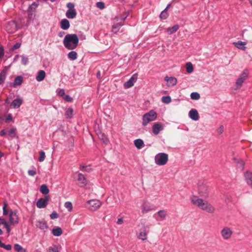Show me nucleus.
<instances>
[{
  "instance_id": "obj_48",
  "label": "nucleus",
  "mask_w": 252,
  "mask_h": 252,
  "mask_svg": "<svg viewBox=\"0 0 252 252\" xmlns=\"http://www.w3.org/2000/svg\"><path fill=\"white\" fill-rule=\"evenodd\" d=\"M21 44L20 43H16L10 48V50L13 51L19 48Z\"/></svg>"
},
{
  "instance_id": "obj_61",
  "label": "nucleus",
  "mask_w": 252,
  "mask_h": 252,
  "mask_svg": "<svg viewBox=\"0 0 252 252\" xmlns=\"http://www.w3.org/2000/svg\"><path fill=\"white\" fill-rule=\"evenodd\" d=\"M3 248L6 250L7 251H10V250H11L12 247H11V245H10V244H7V245L4 244Z\"/></svg>"
},
{
  "instance_id": "obj_19",
  "label": "nucleus",
  "mask_w": 252,
  "mask_h": 252,
  "mask_svg": "<svg viewBox=\"0 0 252 252\" xmlns=\"http://www.w3.org/2000/svg\"><path fill=\"white\" fill-rule=\"evenodd\" d=\"M36 226L40 229L44 231L48 228L46 222L44 220H37L36 223Z\"/></svg>"
},
{
  "instance_id": "obj_38",
  "label": "nucleus",
  "mask_w": 252,
  "mask_h": 252,
  "mask_svg": "<svg viewBox=\"0 0 252 252\" xmlns=\"http://www.w3.org/2000/svg\"><path fill=\"white\" fill-rule=\"evenodd\" d=\"M190 97L193 100H198L200 98V95L197 92H192L190 94Z\"/></svg>"
},
{
  "instance_id": "obj_21",
  "label": "nucleus",
  "mask_w": 252,
  "mask_h": 252,
  "mask_svg": "<svg viewBox=\"0 0 252 252\" xmlns=\"http://www.w3.org/2000/svg\"><path fill=\"white\" fill-rule=\"evenodd\" d=\"M46 76V73L44 70H40L38 71L36 76V80L38 82H41L43 81Z\"/></svg>"
},
{
  "instance_id": "obj_60",
  "label": "nucleus",
  "mask_w": 252,
  "mask_h": 252,
  "mask_svg": "<svg viewBox=\"0 0 252 252\" xmlns=\"http://www.w3.org/2000/svg\"><path fill=\"white\" fill-rule=\"evenodd\" d=\"M238 166H239V167L241 168V169H243L244 166V163L243 161L239 160L238 163Z\"/></svg>"
},
{
  "instance_id": "obj_15",
  "label": "nucleus",
  "mask_w": 252,
  "mask_h": 252,
  "mask_svg": "<svg viewBox=\"0 0 252 252\" xmlns=\"http://www.w3.org/2000/svg\"><path fill=\"white\" fill-rule=\"evenodd\" d=\"M189 116L191 120L196 121L199 118V114L198 111L196 109H191L189 113Z\"/></svg>"
},
{
  "instance_id": "obj_8",
  "label": "nucleus",
  "mask_w": 252,
  "mask_h": 252,
  "mask_svg": "<svg viewBox=\"0 0 252 252\" xmlns=\"http://www.w3.org/2000/svg\"><path fill=\"white\" fill-rule=\"evenodd\" d=\"M156 207L148 202H144L141 206V212L143 214H146L149 212L155 210Z\"/></svg>"
},
{
  "instance_id": "obj_35",
  "label": "nucleus",
  "mask_w": 252,
  "mask_h": 252,
  "mask_svg": "<svg viewBox=\"0 0 252 252\" xmlns=\"http://www.w3.org/2000/svg\"><path fill=\"white\" fill-rule=\"evenodd\" d=\"M157 214L162 219H164L167 216V211L165 210H161L157 212Z\"/></svg>"
},
{
  "instance_id": "obj_2",
  "label": "nucleus",
  "mask_w": 252,
  "mask_h": 252,
  "mask_svg": "<svg viewBox=\"0 0 252 252\" xmlns=\"http://www.w3.org/2000/svg\"><path fill=\"white\" fill-rule=\"evenodd\" d=\"M79 38L76 34H67L63 40V44L68 50L75 49L78 46Z\"/></svg>"
},
{
  "instance_id": "obj_13",
  "label": "nucleus",
  "mask_w": 252,
  "mask_h": 252,
  "mask_svg": "<svg viewBox=\"0 0 252 252\" xmlns=\"http://www.w3.org/2000/svg\"><path fill=\"white\" fill-rule=\"evenodd\" d=\"M49 197V195H45L44 198L39 199L36 202L37 207L40 209L45 208L47 205Z\"/></svg>"
},
{
  "instance_id": "obj_64",
  "label": "nucleus",
  "mask_w": 252,
  "mask_h": 252,
  "mask_svg": "<svg viewBox=\"0 0 252 252\" xmlns=\"http://www.w3.org/2000/svg\"><path fill=\"white\" fill-rule=\"evenodd\" d=\"M4 227L5 228H6V231H7V233L8 234H9V232H10V227H9V225H8V223H7L5 225H4Z\"/></svg>"
},
{
  "instance_id": "obj_53",
  "label": "nucleus",
  "mask_w": 252,
  "mask_h": 252,
  "mask_svg": "<svg viewBox=\"0 0 252 252\" xmlns=\"http://www.w3.org/2000/svg\"><path fill=\"white\" fill-rule=\"evenodd\" d=\"M67 7L68 9H74V4L72 2H68L66 4Z\"/></svg>"
},
{
  "instance_id": "obj_45",
  "label": "nucleus",
  "mask_w": 252,
  "mask_h": 252,
  "mask_svg": "<svg viewBox=\"0 0 252 252\" xmlns=\"http://www.w3.org/2000/svg\"><path fill=\"white\" fill-rule=\"evenodd\" d=\"M73 110L71 108H69L66 111V115L67 118H71Z\"/></svg>"
},
{
  "instance_id": "obj_54",
  "label": "nucleus",
  "mask_w": 252,
  "mask_h": 252,
  "mask_svg": "<svg viewBox=\"0 0 252 252\" xmlns=\"http://www.w3.org/2000/svg\"><path fill=\"white\" fill-rule=\"evenodd\" d=\"M63 98L67 102L72 101V98L69 95H65L63 97Z\"/></svg>"
},
{
  "instance_id": "obj_36",
  "label": "nucleus",
  "mask_w": 252,
  "mask_h": 252,
  "mask_svg": "<svg viewBox=\"0 0 252 252\" xmlns=\"http://www.w3.org/2000/svg\"><path fill=\"white\" fill-rule=\"evenodd\" d=\"M186 70L187 72L190 73L193 71V67L191 63H186Z\"/></svg>"
},
{
  "instance_id": "obj_3",
  "label": "nucleus",
  "mask_w": 252,
  "mask_h": 252,
  "mask_svg": "<svg viewBox=\"0 0 252 252\" xmlns=\"http://www.w3.org/2000/svg\"><path fill=\"white\" fill-rule=\"evenodd\" d=\"M157 118V113L154 110H151L142 116V125L145 126L150 122L155 121Z\"/></svg>"
},
{
  "instance_id": "obj_58",
  "label": "nucleus",
  "mask_w": 252,
  "mask_h": 252,
  "mask_svg": "<svg viewBox=\"0 0 252 252\" xmlns=\"http://www.w3.org/2000/svg\"><path fill=\"white\" fill-rule=\"evenodd\" d=\"M12 119V117L11 114H9L7 115L6 119H5V122L8 123L9 121H11Z\"/></svg>"
},
{
  "instance_id": "obj_23",
  "label": "nucleus",
  "mask_w": 252,
  "mask_h": 252,
  "mask_svg": "<svg viewBox=\"0 0 252 252\" xmlns=\"http://www.w3.org/2000/svg\"><path fill=\"white\" fill-rule=\"evenodd\" d=\"M77 13L75 9H68L65 13L66 16L69 19H73L76 16Z\"/></svg>"
},
{
  "instance_id": "obj_20",
  "label": "nucleus",
  "mask_w": 252,
  "mask_h": 252,
  "mask_svg": "<svg viewBox=\"0 0 252 252\" xmlns=\"http://www.w3.org/2000/svg\"><path fill=\"white\" fill-rule=\"evenodd\" d=\"M78 181L79 182L80 186L84 187L87 185V179L85 176L82 173H79L78 175Z\"/></svg>"
},
{
  "instance_id": "obj_37",
  "label": "nucleus",
  "mask_w": 252,
  "mask_h": 252,
  "mask_svg": "<svg viewBox=\"0 0 252 252\" xmlns=\"http://www.w3.org/2000/svg\"><path fill=\"white\" fill-rule=\"evenodd\" d=\"M6 78V72L3 70L0 73V85L2 84Z\"/></svg>"
},
{
  "instance_id": "obj_59",
  "label": "nucleus",
  "mask_w": 252,
  "mask_h": 252,
  "mask_svg": "<svg viewBox=\"0 0 252 252\" xmlns=\"http://www.w3.org/2000/svg\"><path fill=\"white\" fill-rule=\"evenodd\" d=\"M7 223V222L4 219L0 218V225L3 224L4 226Z\"/></svg>"
},
{
  "instance_id": "obj_10",
  "label": "nucleus",
  "mask_w": 252,
  "mask_h": 252,
  "mask_svg": "<svg viewBox=\"0 0 252 252\" xmlns=\"http://www.w3.org/2000/svg\"><path fill=\"white\" fill-rule=\"evenodd\" d=\"M248 76V70L245 69L243 73L240 75L236 82V85L238 88H240L244 81L246 79Z\"/></svg>"
},
{
  "instance_id": "obj_50",
  "label": "nucleus",
  "mask_w": 252,
  "mask_h": 252,
  "mask_svg": "<svg viewBox=\"0 0 252 252\" xmlns=\"http://www.w3.org/2000/svg\"><path fill=\"white\" fill-rule=\"evenodd\" d=\"M49 252H59V249L56 246L53 247H49Z\"/></svg>"
},
{
  "instance_id": "obj_33",
  "label": "nucleus",
  "mask_w": 252,
  "mask_h": 252,
  "mask_svg": "<svg viewBox=\"0 0 252 252\" xmlns=\"http://www.w3.org/2000/svg\"><path fill=\"white\" fill-rule=\"evenodd\" d=\"M80 169L82 171H85L87 172H91L93 171L92 168H91V165H88L86 166H84L83 164H81L80 165Z\"/></svg>"
},
{
  "instance_id": "obj_24",
  "label": "nucleus",
  "mask_w": 252,
  "mask_h": 252,
  "mask_svg": "<svg viewBox=\"0 0 252 252\" xmlns=\"http://www.w3.org/2000/svg\"><path fill=\"white\" fill-rule=\"evenodd\" d=\"M245 178L247 183L252 187V173L246 172L245 174Z\"/></svg>"
},
{
  "instance_id": "obj_44",
  "label": "nucleus",
  "mask_w": 252,
  "mask_h": 252,
  "mask_svg": "<svg viewBox=\"0 0 252 252\" xmlns=\"http://www.w3.org/2000/svg\"><path fill=\"white\" fill-rule=\"evenodd\" d=\"M28 62H29L28 58L26 56L23 55L22 56V60H21L22 63L23 65H26L28 64Z\"/></svg>"
},
{
  "instance_id": "obj_57",
  "label": "nucleus",
  "mask_w": 252,
  "mask_h": 252,
  "mask_svg": "<svg viewBox=\"0 0 252 252\" xmlns=\"http://www.w3.org/2000/svg\"><path fill=\"white\" fill-rule=\"evenodd\" d=\"M58 95L63 97L65 95V91L63 89H61L58 92Z\"/></svg>"
},
{
  "instance_id": "obj_18",
  "label": "nucleus",
  "mask_w": 252,
  "mask_h": 252,
  "mask_svg": "<svg viewBox=\"0 0 252 252\" xmlns=\"http://www.w3.org/2000/svg\"><path fill=\"white\" fill-rule=\"evenodd\" d=\"M165 80L167 83V86L168 87H173L176 85L177 83V80L174 77H165Z\"/></svg>"
},
{
  "instance_id": "obj_12",
  "label": "nucleus",
  "mask_w": 252,
  "mask_h": 252,
  "mask_svg": "<svg viewBox=\"0 0 252 252\" xmlns=\"http://www.w3.org/2000/svg\"><path fill=\"white\" fill-rule=\"evenodd\" d=\"M137 74L135 73L133 74L128 81H127L124 83V88L125 89H128L132 87L134 85V83L137 81Z\"/></svg>"
},
{
  "instance_id": "obj_26",
  "label": "nucleus",
  "mask_w": 252,
  "mask_h": 252,
  "mask_svg": "<svg viewBox=\"0 0 252 252\" xmlns=\"http://www.w3.org/2000/svg\"><path fill=\"white\" fill-rule=\"evenodd\" d=\"M134 144L138 149H141L144 146L143 141L141 139H137L134 141Z\"/></svg>"
},
{
  "instance_id": "obj_17",
  "label": "nucleus",
  "mask_w": 252,
  "mask_h": 252,
  "mask_svg": "<svg viewBox=\"0 0 252 252\" xmlns=\"http://www.w3.org/2000/svg\"><path fill=\"white\" fill-rule=\"evenodd\" d=\"M148 232L146 231V228L144 227L142 231L137 234V237L138 239L142 241H145L147 239Z\"/></svg>"
},
{
  "instance_id": "obj_51",
  "label": "nucleus",
  "mask_w": 252,
  "mask_h": 252,
  "mask_svg": "<svg viewBox=\"0 0 252 252\" xmlns=\"http://www.w3.org/2000/svg\"><path fill=\"white\" fill-rule=\"evenodd\" d=\"M50 218L52 220L57 219L58 218V215L55 211H54L50 216Z\"/></svg>"
},
{
  "instance_id": "obj_28",
  "label": "nucleus",
  "mask_w": 252,
  "mask_h": 252,
  "mask_svg": "<svg viewBox=\"0 0 252 252\" xmlns=\"http://www.w3.org/2000/svg\"><path fill=\"white\" fill-rule=\"evenodd\" d=\"M13 249L16 252H27L25 249L18 244H15L14 245Z\"/></svg>"
},
{
  "instance_id": "obj_4",
  "label": "nucleus",
  "mask_w": 252,
  "mask_h": 252,
  "mask_svg": "<svg viewBox=\"0 0 252 252\" xmlns=\"http://www.w3.org/2000/svg\"><path fill=\"white\" fill-rule=\"evenodd\" d=\"M168 160V156L164 153H159L155 157V162L159 166L165 165Z\"/></svg>"
},
{
  "instance_id": "obj_11",
  "label": "nucleus",
  "mask_w": 252,
  "mask_h": 252,
  "mask_svg": "<svg viewBox=\"0 0 252 252\" xmlns=\"http://www.w3.org/2000/svg\"><path fill=\"white\" fill-rule=\"evenodd\" d=\"M209 190L208 187L205 185H199L198 186V193L201 196L205 198L209 196Z\"/></svg>"
},
{
  "instance_id": "obj_63",
  "label": "nucleus",
  "mask_w": 252,
  "mask_h": 252,
  "mask_svg": "<svg viewBox=\"0 0 252 252\" xmlns=\"http://www.w3.org/2000/svg\"><path fill=\"white\" fill-rule=\"evenodd\" d=\"M123 222H124V220H123V218H122L118 219L117 221V223L119 225L123 224Z\"/></svg>"
},
{
  "instance_id": "obj_56",
  "label": "nucleus",
  "mask_w": 252,
  "mask_h": 252,
  "mask_svg": "<svg viewBox=\"0 0 252 252\" xmlns=\"http://www.w3.org/2000/svg\"><path fill=\"white\" fill-rule=\"evenodd\" d=\"M224 130V128L223 126H220L218 129H217V132L220 135L221 134Z\"/></svg>"
},
{
  "instance_id": "obj_43",
  "label": "nucleus",
  "mask_w": 252,
  "mask_h": 252,
  "mask_svg": "<svg viewBox=\"0 0 252 252\" xmlns=\"http://www.w3.org/2000/svg\"><path fill=\"white\" fill-rule=\"evenodd\" d=\"M38 6V4L37 3L35 2H33L31 5H30V6L28 8V13L30 12V11L32 10V9H35V8H36Z\"/></svg>"
},
{
  "instance_id": "obj_1",
  "label": "nucleus",
  "mask_w": 252,
  "mask_h": 252,
  "mask_svg": "<svg viewBox=\"0 0 252 252\" xmlns=\"http://www.w3.org/2000/svg\"><path fill=\"white\" fill-rule=\"evenodd\" d=\"M191 203L201 210L209 214H214L216 211L215 207L208 201L203 200L195 195H192L190 198Z\"/></svg>"
},
{
  "instance_id": "obj_40",
  "label": "nucleus",
  "mask_w": 252,
  "mask_h": 252,
  "mask_svg": "<svg viewBox=\"0 0 252 252\" xmlns=\"http://www.w3.org/2000/svg\"><path fill=\"white\" fill-rule=\"evenodd\" d=\"M162 102L168 104L171 101V98L169 96H164L161 98Z\"/></svg>"
},
{
  "instance_id": "obj_52",
  "label": "nucleus",
  "mask_w": 252,
  "mask_h": 252,
  "mask_svg": "<svg viewBox=\"0 0 252 252\" xmlns=\"http://www.w3.org/2000/svg\"><path fill=\"white\" fill-rule=\"evenodd\" d=\"M4 54V48L2 46H0V60L3 57Z\"/></svg>"
},
{
  "instance_id": "obj_46",
  "label": "nucleus",
  "mask_w": 252,
  "mask_h": 252,
  "mask_svg": "<svg viewBox=\"0 0 252 252\" xmlns=\"http://www.w3.org/2000/svg\"><path fill=\"white\" fill-rule=\"evenodd\" d=\"M168 17V14L167 13V11H166V9H165L164 10H163L160 14V17L161 19H165Z\"/></svg>"
},
{
  "instance_id": "obj_55",
  "label": "nucleus",
  "mask_w": 252,
  "mask_h": 252,
  "mask_svg": "<svg viewBox=\"0 0 252 252\" xmlns=\"http://www.w3.org/2000/svg\"><path fill=\"white\" fill-rule=\"evenodd\" d=\"M98 136L100 138H102L104 143H107L108 140H107V138L106 137H105V136L103 133H100V135H98Z\"/></svg>"
},
{
  "instance_id": "obj_39",
  "label": "nucleus",
  "mask_w": 252,
  "mask_h": 252,
  "mask_svg": "<svg viewBox=\"0 0 252 252\" xmlns=\"http://www.w3.org/2000/svg\"><path fill=\"white\" fill-rule=\"evenodd\" d=\"M65 208L67 209L68 212H71L72 210V203L70 201H67L65 202L64 205Z\"/></svg>"
},
{
  "instance_id": "obj_34",
  "label": "nucleus",
  "mask_w": 252,
  "mask_h": 252,
  "mask_svg": "<svg viewBox=\"0 0 252 252\" xmlns=\"http://www.w3.org/2000/svg\"><path fill=\"white\" fill-rule=\"evenodd\" d=\"M40 191L42 193L45 194V195H47V194L49 192V189L46 185H41Z\"/></svg>"
},
{
  "instance_id": "obj_30",
  "label": "nucleus",
  "mask_w": 252,
  "mask_h": 252,
  "mask_svg": "<svg viewBox=\"0 0 252 252\" xmlns=\"http://www.w3.org/2000/svg\"><path fill=\"white\" fill-rule=\"evenodd\" d=\"M122 26V24L120 23H116L112 26V32L116 34L119 31L120 28Z\"/></svg>"
},
{
  "instance_id": "obj_25",
  "label": "nucleus",
  "mask_w": 252,
  "mask_h": 252,
  "mask_svg": "<svg viewBox=\"0 0 252 252\" xmlns=\"http://www.w3.org/2000/svg\"><path fill=\"white\" fill-rule=\"evenodd\" d=\"M234 46L241 50H245L246 49L245 45L246 43L245 42H243L242 41H238L237 42H234L233 43Z\"/></svg>"
},
{
  "instance_id": "obj_47",
  "label": "nucleus",
  "mask_w": 252,
  "mask_h": 252,
  "mask_svg": "<svg viewBox=\"0 0 252 252\" xmlns=\"http://www.w3.org/2000/svg\"><path fill=\"white\" fill-rule=\"evenodd\" d=\"M96 6L100 9H103L105 7L104 3L102 1L97 2L96 4Z\"/></svg>"
},
{
  "instance_id": "obj_41",
  "label": "nucleus",
  "mask_w": 252,
  "mask_h": 252,
  "mask_svg": "<svg viewBox=\"0 0 252 252\" xmlns=\"http://www.w3.org/2000/svg\"><path fill=\"white\" fill-rule=\"evenodd\" d=\"M16 129L15 128H12L8 131V135L12 138L16 135Z\"/></svg>"
},
{
  "instance_id": "obj_32",
  "label": "nucleus",
  "mask_w": 252,
  "mask_h": 252,
  "mask_svg": "<svg viewBox=\"0 0 252 252\" xmlns=\"http://www.w3.org/2000/svg\"><path fill=\"white\" fill-rule=\"evenodd\" d=\"M67 56L68 59L72 61L75 60L77 58V53L75 51H70L68 53Z\"/></svg>"
},
{
  "instance_id": "obj_49",
  "label": "nucleus",
  "mask_w": 252,
  "mask_h": 252,
  "mask_svg": "<svg viewBox=\"0 0 252 252\" xmlns=\"http://www.w3.org/2000/svg\"><path fill=\"white\" fill-rule=\"evenodd\" d=\"M7 207V203L6 202H4V205L3 207V215H7L8 214V211L6 209Z\"/></svg>"
},
{
  "instance_id": "obj_27",
  "label": "nucleus",
  "mask_w": 252,
  "mask_h": 252,
  "mask_svg": "<svg viewBox=\"0 0 252 252\" xmlns=\"http://www.w3.org/2000/svg\"><path fill=\"white\" fill-rule=\"evenodd\" d=\"M179 28V27L178 25H175L172 27L168 28L166 32L168 34L170 35L176 32Z\"/></svg>"
},
{
  "instance_id": "obj_42",
  "label": "nucleus",
  "mask_w": 252,
  "mask_h": 252,
  "mask_svg": "<svg viewBox=\"0 0 252 252\" xmlns=\"http://www.w3.org/2000/svg\"><path fill=\"white\" fill-rule=\"evenodd\" d=\"M45 158V153L44 152L41 151L39 152V158L38 161L39 162H42L44 160Z\"/></svg>"
},
{
  "instance_id": "obj_29",
  "label": "nucleus",
  "mask_w": 252,
  "mask_h": 252,
  "mask_svg": "<svg viewBox=\"0 0 252 252\" xmlns=\"http://www.w3.org/2000/svg\"><path fill=\"white\" fill-rule=\"evenodd\" d=\"M62 232V229L59 227L53 228L52 231L53 235L55 236H59L61 235Z\"/></svg>"
},
{
  "instance_id": "obj_14",
  "label": "nucleus",
  "mask_w": 252,
  "mask_h": 252,
  "mask_svg": "<svg viewBox=\"0 0 252 252\" xmlns=\"http://www.w3.org/2000/svg\"><path fill=\"white\" fill-rule=\"evenodd\" d=\"M23 99L20 97L14 99L11 103L10 107L13 109L20 108L23 103Z\"/></svg>"
},
{
  "instance_id": "obj_5",
  "label": "nucleus",
  "mask_w": 252,
  "mask_h": 252,
  "mask_svg": "<svg viewBox=\"0 0 252 252\" xmlns=\"http://www.w3.org/2000/svg\"><path fill=\"white\" fill-rule=\"evenodd\" d=\"M9 223L10 225H14L19 223V218L17 210H11L9 212Z\"/></svg>"
},
{
  "instance_id": "obj_16",
  "label": "nucleus",
  "mask_w": 252,
  "mask_h": 252,
  "mask_svg": "<svg viewBox=\"0 0 252 252\" xmlns=\"http://www.w3.org/2000/svg\"><path fill=\"white\" fill-rule=\"evenodd\" d=\"M163 129V126L160 123H155L153 126V132L155 135H158Z\"/></svg>"
},
{
  "instance_id": "obj_7",
  "label": "nucleus",
  "mask_w": 252,
  "mask_h": 252,
  "mask_svg": "<svg viewBox=\"0 0 252 252\" xmlns=\"http://www.w3.org/2000/svg\"><path fill=\"white\" fill-rule=\"evenodd\" d=\"M87 203L90 205L89 209L91 211L97 210L101 206L102 203L97 199L88 200Z\"/></svg>"
},
{
  "instance_id": "obj_62",
  "label": "nucleus",
  "mask_w": 252,
  "mask_h": 252,
  "mask_svg": "<svg viewBox=\"0 0 252 252\" xmlns=\"http://www.w3.org/2000/svg\"><path fill=\"white\" fill-rule=\"evenodd\" d=\"M28 174L32 176H33L36 174V171L33 170H29L28 171Z\"/></svg>"
},
{
  "instance_id": "obj_6",
  "label": "nucleus",
  "mask_w": 252,
  "mask_h": 252,
  "mask_svg": "<svg viewBox=\"0 0 252 252\" xmlns=\"http://www.w3.org/2000/svg\"><path fill=\"white\" fill-rule=\"evenodd\" d=\"M220 233L222 239L227 241L231 238L233 231L229 227L225 226L220 230Z\"/></svg>"
},
{
  "instance_id": "obj_9",
  "label": "nucleus",
  "mask_w": 252,
  "mask_h": 252,
  "mask_svg": "<svg viewBox=\"0 0 252 252\" xmlns=\"http://www.w3.org/2000/svg\"><path fill=\"white\" fill-rule=\"evenodd\" d=\"M5 30L9 33L15 32L17 31V23L13 21L8 22L5 26Z\"/></svg>"
},
{
  "instance_id": "obj_22",
  "label": "nucleus",
  "mask_w": 252,
  "mask_h": 252,
  "mask_svg": "<svg viewBox=\"0 0 252 252\" xmlns=\"http://www.w3.org/2000/svg\"><path fill=\"white\" fill-rule=\"evenodd\" d=\"M70 27L69 21L66 19H63L61 21V28L63 30H67Z\"/></svg>"
},
{
  "instance_id": "obj_31",
  "label": "nucleus",
  "mask_w": 252,
  "mask_h": 252,
  "mask_svg": "<svg viewBox=\"0 0 252 252\" xmlns=\"http://www.w3.org/2000/svg\"><path fill=\"white\" fill-rule=\"evenodd\" d=\"M23 82V77L21 76L16 77L14 81L13 86L16 87L18 85H20Z\"/></svg>"
}]
</instances>
